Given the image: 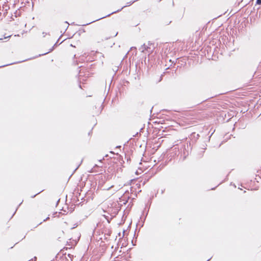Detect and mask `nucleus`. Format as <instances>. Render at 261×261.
<instances>
[{
    "instance_id": "obj_29",
    "label": "nucleus",
    "mask_w": 261,
    "mask_h": 261,
    "mask_svg": "<svg viewBox=\"0 0 261 261\" xmlns=\"http://www.w3.org/2000/svg\"><path fill=\"white\" fill-rule=\"evenodd\" d=\"M107 156H108V154H106V155H105V157H107Z\"/></svg>"
},
{
    "instance_id": "obj_9",
    "label": "nucleus",
    "mask_w": 261,
    "mask_h": 261,
    "mask_svg": "<svg viewBox=\"0 0 261 261\" xmlns=\"http://www.w3.org/2000/svg\"><path fill=\"white\" fill-rule=\"evenodd\" d=\"M82 164V161L80 163V164L74 169L73 172L72 174L70 175V177L72 176V175L73 174V173L76 170V169L79 167V166Z\"/></svg>"
},
{
    "instance_id": "obj_27",
    "label": "nucleus",
    "mask_w": 261,
    "mask_h": 261,
    "mask_svg": "<svg viewBox=\"0 0 261 261\" xmlns=\"http://www.w3.org/2000/svg\"><path fill=\"white\" fill-rule=\"evenodd\" d=\"M82 180V177L80 178V181Z\"/></svg>"
},
{
    "instance_id": "obj_24",
    "label": "nucleus",
    "mask_w": 261,
    "mask_h": 261,
    "mask_svg": "<svg viewBox=\"0 0 261 261\" xmlns=\"http://www.w3.org/2000/svg\"><path fill=\"white\" fill-rule=\"evenodd\" d=\"M110 153H114V152L111 151H110Z\"/></svg>"
},
{
    "instance_id": "obj_21",
    "label": "nucleus",
    "mask_w": 261,
    "mask_h": 261,
    "mask_svg": "<svg viewBox=\"0 0 261 261\" xmlns=\"http://www.w3.org/2000/svg\"><path fill=\"white\" fill-rule=\"evenodd\" d=\"M77 226V225H76V226H73V227L72 228H72H75Z\"/></svg>"
},
{
    "instance_id": "obj_5",
    "label": "nucleus",
    "mask_w": 261,
    "mask_h": 261,
    "mask_svg": "<svg viewBox=\"0 0 261 261\" xmlns=\"http://www.w3.org/2000/svg\"><path fill=\"white\" fill-rule=\"evenodd\" d=\"M124 67H125L126 70H127L128 68H129V71H130V70L132 69H135V70L136 71L138 67V66H124ZM139 69H140V66H139Z\"/></svg>"
},
{
    "instance_id": "obj_8",
    "label": "nucleus",
    "mask_w": 261,
    "mask_h": 261,
    "mask_svg": "<svg viewBox=\"0 0 261 261\" xmlns=\"http://www.w3.org/2000/svg\"><path fill=\"white\" fill-rule=\"evenodd\" d=\"M92 209H90V210H89L87 212V213H86V214H85V217H86V218H87V217H88V216H89V215L91 214V213H92Z\"/></svg>"
},
{
    "instance_id": "obj_20",
    "label": "nucleus",
    "mask_w": 261,
    "mask_h": 261,
    "mask_svg": "<svg viewBox=\"0 0 261 261\" xmlns=\"http://www.w3.org/2000/svg\"><path fill=\"white\" fill-rule=\"evenodd\" d=\"M82 81H83V82L84 81H85V79H84V75H83V79H82Z\"/></svg>"
},
{
    "instance_id": "obj_19",
    "label": "nucleus",
    "mask_w": 261,
    "mask_h": 261,
    "mask_svg": "<svg viewBox=\"0 0 261 261\" xmlns=\"http://www.w3.org/2000/svg\"><path fill=\"white\" fill-rule=\"evenodd\" d=\"M22 202H23V200L22 201V202H20V203L19 204V205H18V206H19L21 204H22Z\"/></svg>"
},
{
    "instance_id": "obj_26",
    "label": "nucleus",
    "mask_w": 261,
    "mask_h": 261,
    "mask_svg": "<svg viewBox=\"0 0 261 261\" xmlns=\"http://www.w3.org/2000/svg\"><path fill=\"white\" fill-rule=\"evenodd\" d=\"M16 210H17V209ZM15 213H16V212H14V213L13 214V216L14 215Z\"/></svg>"
},
{
    "instance_id": "obj_25",
    "label": "nucleus",
    "mask_w": 261,
    "mask_h": 261,
    "mask_svg": "<svg viewBox=\"0 0 261 261\" xmlns=\"http://www.w3.org/2000/svg\"><path fill=\"white\" fill-rule=\"evenodd\" d=\"M82 258H83V260L84 259V256H83Z\"/></svg>"
},
{
    "instance_id": "obj_4",
    "label": "nucleus",
    "mask_w": 261,
    "mask_h": 261,
    "mask_svg": "<svg viewBox=\"0 0 261 261\" xmlns=\"http://www.w3.org/2000/svg\"><path fill=\"white\" fill-rule=\"evenodd\" d=\"M178 67L179 66H177V67L176 68V66H172V68H171L170 66H168V67L166 68V72H164V74H165L166 72H169V70H172L173 71L174 70L175 72Z\"/></svg>"
},
{
    "instance_id": "obj_13",
    "label": "nucleus",
    "mask_w": 261,
    "mask_h": 261,
    "mask_svg": "<svg viewBox=\"0 0 261 261\" xmlns=\"http://www.w3.org/2000/svg\"><path fill=\"white\" fill-rule=\"evenodd\" d=\"M49 219V217H47L45 219H44L43 222H45V221H46L47 220Z\"/></svg>"
},
{
    "instance_id": "obj_18",
    "label": "nucleus",
    "mask_w": 261,
    "mask_h": 261,
    "mask_svg": "<svg viewBox=\"0 0 261 261\" xmlns=\"http://www.w3.org/2000/svg\"><path fill=\"white\" fill-rule=\"evenodd\" d=\"M80 238H81V234H80V236L77 237L78 240H79L80 239Z\"/></svg>"
},
{
    "instance_id": "obj_1",
    "label": "nucleus",
    "mask_w": 261,
    "mask_h": 261,
    "mask_svg": "<svg viewBox=\"0 0 261 261\" xmlns=\"http://www.w3.org/2000/svg\"><path fill=\"white\" fill-rule=\"evenodd\" d=\"M189 146H191V143H189ZM182 149L181 153V156H183V160H185L186 158V157L189 155V144L187 143L186 144H185L182 146V147L181 148Z\"/></svg>"
},
{
    "instance_id": "obj_23",
    "label": "nucleus",
    "mask_w": 261,
    "mask_h": 261,
    "mask_svg": "<svg viewBox=\"0 0 261 261\" xmlns=\"http://www.w3.org/2000/svg\"><path fill=\"white\" fill-rule=\"evenodd\" d=\"M216 188H212L211 190H215Z\"/></svg>"
},
{
    "instance_id": "obj_2",
    "label": "nucleus",
    "mask_w": 261,
    "mask_h": 261,
    "mask_svg": "<svg viewBox=\"0 0 261 261\" xmlns=\"http://www.w3.org/2000/svg\"><path fill=\"white\" fill-rule=\"evenodd\" d=\"M92 192L91 191H88L85 194L84 197L82 198L83 199V204L85 201H86V203L89 201L90 200H92Z\"/></svg>"
},
{
    "instance_id": "obj_30",
    "label": "nucleus",
    "mask_w": 261,
    "mask_h": 261,
    "mask_svg": "<svg viewBox=\"0 0 261 261\" xmlns=\"http://www.w3.org/2000/svg\"><path fill=\"white\" fill-rule=\"evenodd\" d=\"M3 67V66H0V68H1V67Z\"/></svg>"
},
{
    "instance_id": "obj_12",
    "label": "nucleus",
    "mask_w": 261,
    "mask_h": 261,
    "mask_svg": "<svg viewBox=\"0 0 261 261\" xmlns=\"http://www.w3.org/2000/svg\"><path fill=\"white\" fill-rule=\"evenodd\" d=\"M42 191H41V192H39V193H37L36 194H35V195H33V196H31V197H32V198H34V197H35L37 195H38V194H39L40 193H41Z\"/></svg>"
},
{
    "instance_id": "obj_7",
    "label": "nucleus",
    "mask_w": 261,
    "mask_h": 261,
    "mask_svg": "<svg viewBox=\"0 0 261 261\" xmlns=\"http://www.w3.org/2000/svg\"><path fill=\"white\" fill-rule=\"evenodd\" d=\"M139 64H149L148 60H147L146 58H145L144 60H142L141 62Z\"/></svg>"
},
{
    "instance_id": "obj_11",
    "label": "nucleus",
    "mask_w": 261,
    "mask_h": 261,
    "mask_svg": "<svg viewBox=\"0 0 261 261\" xmlns=\"http://www.w3.org/2000/svg\"><path fill=\"white\" fill-rule=\"evenodd\" d=\"M256 4L258 5L261 4V0H257Z\"/></svg>"
},
{
    "instance_id": "obj_22",
    "label": "nucleus",
    "mask_w": 261,
    "mask_h": 261,
    "mask_svg": "<svg viewBox=\"0 0 261 261\" xmlns=\"http://www.w3.org/2000/svg\"><path fill=\"white\" fill-rule=\"evenodd\" d=\"M120 147H121V146H117L116 147V148H120Z\"/></svg>"
},
{
    "instance_id": "obj_14",
    "label": "nucleus",
    "mask_w": 261,
    "mask_h": 261,
    "mask_svg": "<svg viewBox=\"0 0 261 261\" xmlns=\"http://www.w3.org/2000/svg\"><path fill=\"white\" fill-rule=\"evenodd\" d=\"M119 67V66H116V67H118V68H117V69H113V70L114 71H115V70L116 71H117L118 70V67Z\"/></svg>"
},
{
    "instance_id": "obj_10",
    "label": "nucleus",
    "mask_w": 261,
    "mask_h": 261,
    "mask_svg": "<svg viewBox=\"0 0 261 261\" xmlns=\"http://www.w3.org/2000/svg\"><path fill=\"white\" fill-rule=\"evenodd\" d=\"M93 128V127H92L91 130L88 133V136H90L91 134L92 133V129Z\"/></svg>"
},
{
    "instance_id": "obj_3",
    "label": "nucleus",
    "mask_w": 261,
    "mask_h": 261,
    "mask_svg": "<svg viewBox=\"0 0 261 261\" xmlns=\"http://www.w3.org/2000/svg\"><path fill=\"white\" fill-rule=\"evenodd\" d=\"M101 168H102V166L95 165L94 166L93 170V171H95L96 172H102V171Z\"/></svg>"
},
{
    "instance_id": "obj_6",
    "label": "nucleus",
    "mask_w": 261,
    "mask_h": 261,
    "mask_svg": "<svg viewBox=\"0 0 261 261\" xmlns=\"http://www.w3.org/2000/svg\"><path fill=\"white\" fill-rule=\"evenodd\" d=\"M81 72V69H80L79 70V74L77 75L78 77H77V82H78V83H79V87L80 89H82V83H81V80H80V75H79V74Z\"/></svg>"
},
{
    "instance_id": "obj_17",
    "label": "nucleus",
    "mask_w": 261,
    "mask_h": 261,
    "mask_svg": "<svg viewBox=\"0 0 261 261\" xmlns=\"http://www.w3.org/2000/svg\"><path fill=\"white\" fill-rule=\"evenodd\" d=\"M103 159H104V158H103V159H101V160H99V162L100 163H101L102 160H103Z\"/></svg>"
},
{
    "instance_id": "obj_16",
    "label": "nucleus",
    "mask_w": 261,
    "mask_h": 261,
    "mask_svg": "<svg viewBox=\"0 0 261 261\" xmlns=\"http://www.w3.org/2000/svg\"><path fill=\"white\" fill-rule=\"evenodd\" d=\"M42 222H40L37 226H35V227H37L38 226L42 224Z\"/></svg>"
},
{
    "instance_id": "obj_15",
    "label": "nucleus",
    "mask_w": 261,
    "mask_h": 261,
    "mask_svg": "<svg viewBox=\"0 0 261 261\" xmlns=\"http://www.w3.org/2000/svg\"><path fill=\"white\" fill-rule=\"evenodd\" d=\"M79 187H80V189H78V190H80L81 192H82V187L79 186Z\"/></svg>"
},
{
    "instance_id": "obj_28",
    "label": "nucleus",
    "mask_w": 261,
    "mask_h": 261,
    "mask_svg": "<svg viewBox=\"0 0 261 261\" xmlns=\"http://www.w3.org/2000/svg\"><path fill=\"white\" fill-rule=\"evenodd\" d=\"M81 67H82V66H79V68H81Z\"/></svg>"
}]
</instances>
